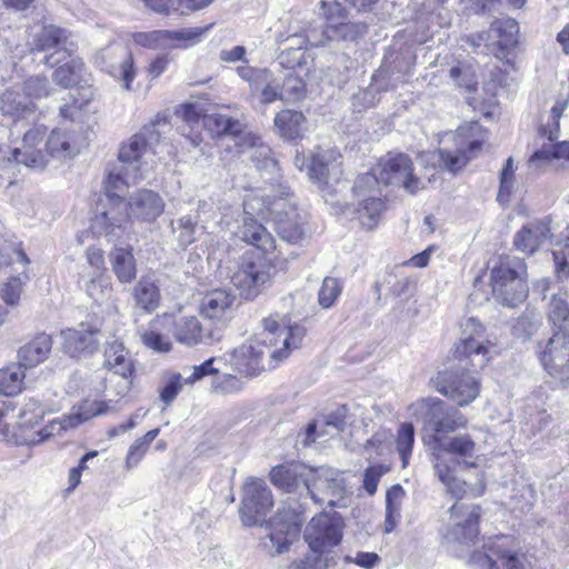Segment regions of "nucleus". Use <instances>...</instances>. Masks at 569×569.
Masks as SVG:
<instances>
[{"mask_svg": "<svg viewBox=\"0 0 569 569\" xmlns=\"http://www.w3.org/2000/svg\"><path fill=\"white\" fill-rule=\"evenodd\" d=\"M263 329L236 348L230 355V365L240 373L256 376L263 368L264 357L280 361L290 351L300 347L306 329L291 323L278 315L263 319Z\"/></svg>", "mask_w": 569, "mask_h": 569, "instance_id": "1", "label": "nucleus"}, {"mask_svg": "<svg viewBox=\"0 0 569 569\" xmlns=\"http://www.w3.org/2000/svg\"><path fill=\"white\" fill-rule=\"evenodd\" d=\"M104 183L106 197L91 219V230L97 237L113 242L124 233L129 218L142 208V198L139 188L134 193L124 192L130 182L121 174H109Z\"/></svg>", "mask_w": 569, "mask_h": 569, "instance_id": "2", "label": "nucleus"}, {"mask_svg": "<svg viewBox=\"0 0 569 569\" xmlns=\"http://www.w3.org/2000/svg\"><path fill=\"white\" fill-rule=\"evenodd\" d=\"M481 447L469 433L450 437L431 452V462L438 480L457 498L468 492V486L456 476L457 468H477L481 462Z\"/></svg>", "mask_w": 569, "mask_h": 569, "instance_id": "3", "label": "nucleus"}, {"mask_svg": "<svg viewBox=\"0 0 569 569\" xmlns=\"http://www.w3.org/2000/svg\"><path fill=\"white\" fill-rule=\"evenodd\" d=\"M171 329L177 342L187 347L211 345L218 340L214 331L203 328L194 316L181 317L173 321L171 315L162 313L149 322V328L144 332V345L154 352L171 351L172 342L168 337Z\"/></svg>", "mask_w": 569, "mask_h": 569, "instance_id": "4", "label": "nucleus"}, {"mask_svg": "<svg viewBox=\"0 0 569 569\" xmlns=\"http://www.w3.org/2000/svg\"><path fill=\"white\" fill-rule=\"evenodd\" d=\"M489 269L491 293L497 302L515 307L527 298V267L522 259L499 256L490 260Z\"/></svg>", "mask_w": 569, "mask_h": 569, "instance_id": "5", "label": "nucleus"}, {"mask_svg": "<svg viewBox=\"0 0 569 569\" xmlns=\"http://www.w3.org/2000/svg\"><path fill=\"white\" fill-rule=\"evenodd\" d=\"M46 134L47 128L37 124L24 133L20 148H0V178H13L20 164L34 169L44 168L48 163V152L44 147Z\"/></svg>", "mask_w": 569, "mask_h": 569, "instance_id": "6", "label": "nucleus"}, {"mask_svg": "<svg viewBox=\"0 0 569 569\" xmlns=\"http://www.w3.org/2000/svg\"><path fill=\"white\" fill-rule=\"evenodd\" d=\"M460 337L456 343L455 355L467 360L477 369H483L488 362L500 353L496 339L486 335L485 327L473 317L461 322Z\"/></svg>", "mask_w": 569, "mask_h": 569, "instance_id": "7", "label": "nucleus"}, {"mask_svg": "<svg viewBox=\"0 0 569 569\" xmlns=\"http://www.w3.org/2000/svg\"><path fill=\"white\" fill-rule=\"evenodd\" d=\"M486 140V131L478 122H468L458 128L453 136L455 150L441 149L425 156L438 160L446 170L456 173L475 158Z\"/></svg>", "mask_w": 569, "mask_h": 569, "instance_id": "8", "label": "nucleus"}, {"mask_svg": "<svg viewBox=\"0 0 569 569\" xmlns=\"http://www.w3.org/2000/svg\"><path fill=\"white\" fill-rule=\"evenodd\" d=\"M486 552L475 551L469 563L480 569H499L491 556H496L506 569H528L530 561L522 551L520 541L513 536L490 537L483 545Z\"/></svg>", "mask_w": 569, "mask_h": 569, "instance_id": "9", "label": "nucleus"}, {"mask_svg": "<svg viewBox=\"0 0 569 569\" xmlns=\"http://www.w3.org/2000/svg\"><path fill=\"white\" fill-rule=\"evenodd\" d=\"M428 408L425 417V440L433 449L445 442L449 433L467 426L466 417L457 409L449 407L438 398H428L422 401Z\"/></svg>", "mask_w": 569, "mask_h": 569, "instance_id": "10", "label": "nucleus"}, {"mask_svg": "<svg viewBox=\"0 0 569 569\" xmlns=\"http://www.w3.org/2000/svg\"><path fill=\"white\" fill-rule=\"evenodd\" d=\"M305 486L317 505L346 507L348 490L339 470L330 467L311 468L305 478Z\"/></svg>", "mask_w": 569, "mask_h": 569, "instance_id": "11", "label": "nucleus"}, {"mask_svg": "<svg viewBox=\"0 0 569 569\" xmlns=\"http://www.w3.org/2000/svg\"><path fill=\"white\" fill-rule=\"evenodd\" d=\"M379 172L378 181L385 186L402 187L410 193H416L426 188V181L431 182L435 178L436 169L432 168V173H428L429 169L426 168L425 176L415 173L413 164L409 156L398 153L395 156H387L382 158L377 168Z\"/></svg>", "mask_w": 569, "mask_h": 569, "instance_id": "12", "label": "nucleus"}, {"mask_svg": "<svg viewBox=\"0 0 569 569\" xmlns=\"http://www.w3.org/2000/svg\"><path fill=\"white\" fill-rule=\"evenodd\" d=\"M272 256L249 252L244 254L231 277L233 286L244 299H253L270 280Z\"/></svg>", "mask_w": 569, "mask_h": 569, "instance_id": "13", "label": "nucleus"}, {"mask_svg": "<svg viewBox=\"0 0 569 569\" xmlns=\"http://www.w3.org/2000/svg\"><path fill=\"white\" fill-rule=\"evenodd\" d=\"M353 194L358 200L356 209L358 220L368 229L375 228L386 209L377 173L367 172L360 176L355 183Z\"/></svg>", "mask_w": 569, "mask_h": 569, "instance_id": "14", "label": "nucleus"}, {"mask_svg": "<svg viewBox=\"0 0 569 569\" xmlns=\"http://www.w3.org/2000/svg\"><path fill=\"white\" fill-rule=\"evenodd\" d=\"M108 406L103 401L84 400L79 406L73 407L69 415L51 420L41 430L38 431L37 439L30 441L31 445H39L54 436L76 429L81 423L91 418L107 412Z\"/></svg>", "mask_w": 569, "mask_h": 569, "instance_id": "15", "label": "nucleus"}, {"mask_svg": "<svg viewBox=\"0 0 569 569\" xmlns=\"http://www.w3.org/2000/svg\"><path fill=\"white\" fill-rule=\"evenodd\" d=\"M480 509L475 505L455 503L450 509V523L442 537L448 545L473 543L479 535Z\"/></svg>", "mask_w": 569, "mask_h": 569, "instance_id": "16", "label": "nucleus"}, {"mask_svg": "<svg viewBox=\"0 0 569 569\" xmlns=\"http://www.w3.org/2000/svg\"><path fill=\"white\" fill-rule=\"evenodd\" d=\"M432 383L438 392L459 407L469 406L480 393V381L470 373L438 372Z\"/></svg>", "mask_w": 569, "mask_h": 569, "instance_id": "17", "label": "nucleus"}, {"mask_svg": "<svg viewBox=\"0 0 569 569\" xmlns=\"http://www.w3.org/2000/svg\"><path fill=\"white\" fill-rule=\"evenodd\" d=\"M342 539L341 519L329 513L315 516L305 530V540L312 551L325 553Z\"/></svg>", "mask_w": 569, "mask_h": 569, "instance_id": "18", "label": "nucleus"}, {"mask_svg": "<svg viewBox=\"0 0 569 569\" xmlns=\"http://www.w3.org/2000/svg\"><path fill=\"white\" fill-rule=\"evenodd\" d=\"M273 506L270 489L264 481L249 478L243 487L240 517L246 526L257 525Z\"/></svg>", "mask_w": 569, "mask_h": 569, "instance_id": "19", "label": "nucleus"}, {"mask_svg": "<svg viewBox=\"0 0 569 569\" xmlns=\"http://www.w3.org/2000/svg\"><path fill=\"white\" fill-rule=\"evenodd\" d=\"M545 370L561 383H569V333L556 332L540 352Z\"/></svg>", "mask_w": 569, "mask_h": 569, "instance_id": "20", "label": "nucleus"}, {"mask_svg": "<svg viewBox=\"0 0 569 569\" xmlns=\"http://www.w3.org/2000/svg\"><path fill=\"white\" fill-rule=\"evenodd\" d=\"M142 136L134 133L128 141L122 142L119 149V161L121 168L117 172L109 174H121L124 180H129L130 187H138L142 179Z\"/></svg>", "mask_w": 569, "mask_h": 569, "instance_id": "21", "label": "nucleus"}, {"mask_svg": "<svg viewBox=\"0 0 569 569\" xmlns=\"http://www.w3.org/2000/svg\"><path fill=\"white\" fill-rule=\"evenodd\" d=\"M301 519L298 515L282 516L278 513L269 523V540L276 548L274 555H281L289 550L290 545L300 531Z\"/></svg>", "mask_w": 569, "mask_h": 569, "instance_id": "22", "label": "nucleus"}, {"mask_svg": "<svg viewBox=\"0 0 569 569\" xmlns=\"http://www.w3.org/2000/svg\"><path fill=\"white\" fill-rule=\"evenodd\" d=\"M279 236L289 243H299L305 237V217L298 210L283 201L271 218Z\"/></svg>", "mask_w": 569, "mask_h": 569, "instance_id": "23", "label": "nucleus"}, {"mask_svg": "<svg viewBox=\"0 0 569 569\" xmlns=\"http://www.w3.org/2000/svg\"><path fill=\"white\" fill-rule=\"evenodd\" d=\"M339 157V152L335 149L317 150L308 166L309 177L318 181L322 188L329 186L331 179L338 181V176L341 173Z\"/></svg>", "mask_w": 569, "mask_h": 569, "instance_id": "24", "label": "nucleus"}, {"mask_svg": "<svg viewBox=\"0 0 569 569\" xmlns=\"http://www.w3.org/2000/svg\"><path fill=\"white\" fill-rule=\"evenodd\" d=\"M99 329H68L62 332L63 349L71 358H86L98 350Z\"/></svg>", "mask_w": 569, "mask_h": 569, "instance_id": "25", "label": "nucleus"}, {"mask_svg": "<svg viewBox=\"0 0 569 569\" xmlns=\"http://www.w3.org/2000/svg\"><path fill=\"white\" fill-rule=\"evenodd\" d=\"M550 239V228L542 221L525 224L513 237L515 247L526 253L532 254L543 248Z\"/></svg>", "mask_w": 569, "mask_h": 569, "instance_id": "26", "label": "nucleus"}, {"mask_svg": "<svg viewBox=\"0 0 569 569\" xmlns=\"http://www.w3.org/2000/svg\"><path fill=\"white\" fill-rule=\"evenodd\" d=\"M236 146L240 153H248V158L256 163L258 169L270 171L277 169V162L271 158V149L262 143L258 136L251 132H243L236 142Z\"/></svg>", "mask_w": 569, "mask_h": 569, "instance_id": "27", "label": "nucleus"}, {"mask_svg": "<svg viewBox=\"0 0 569 569\" xmlns=\"http://www.w3.org/2000/svg\"><path fill=\"white\" fill-rule=\"evenodd\" d=\"M310 469L298 462L279 465L271 469L270 480L279 489L291 492L301 481L305 483V478Z\"/></svg>", "mask_w": 569, "mask_h": 569, "instance_id": "28", "label": "nucleus"}, {"mask_svg": "<svg viewBox=\"0 0 569 569\" xmlns=\"http://www.w3.org/2000/svg\"><path fill=\"white\" fill-rule=\"evenodd\" d=\"M281 203H283V200L271 199V197L261 189L251 190L243 198V216L272 218L281 207Z\"/></svg>", "mask_w": 569, "mask_h": 569, "instance_id": "29", "label": "nucleus"}, {"mask_svg": "<svg viewBox=\"0 0 569 569\" xmlns=\"http://www.w3.org/2000/svg\"><path fill=\"white\" fill-rule=\"evenodd\" d=\"M242 239L256 247L262 254L272 256L276 249V241L268 230L258 223L253 217L242 218Z\"/></svg>", "mask_w": 569, "mask_h": 569, "instance_id": "30", "label": "nucleus"}, {"mask_svg": "<svg viewBox=\"0 0 569 569\" xmlns=\"http://www.w3.org/2000/svg\"><path fill=\"white\" fill-rule=\"evenodd\" d=\"M234 302V296L224 289L206 293L200 302V313L208 319H222Z\"/></svg>", "mask_w": 569, "mask_h": 569, "instance_id": "31", "label": "nucleus"}, {"mask_svg": "<svg viewBox=\"0 0 569 569\" xmlns=\"http://www.w3.org/2000/svg\"><path fill=\"white\" fill-rule=\"evenodd\" d=\"M52 348L49 335L40 333L30 342L20 348L18 358L21 366L32 368L44 361Z\"/></svg>", "mask_w": 569, "mask_h": 569, "instance_id": "32", "label": "nucleus"}, {"mask_svg": "<svg viewBox=\"0 0 569 569\" xmlns=\"http://www.w3.org/2000/svg\"><path fill=\"white\" fill-rule=\"evenodd\" d=\"M68 38H38V50L44 52L42 61L53 68L58 64L69 62L72 56V49L67 44Z\"/></svg>", "mask_w": 569, "mask_h": 569, "instance_id": "33", "label": "nucleus"}, {"mask_svg": "<svg viewBox=\"0 0 569 569\" xmlns=\"http://www.w3.org/2000/svg\"><path fill=\"white\" fill-rule=\"evenodd\" d=\"M306 118L302 112L282 110L274 117V127L280 136L288 140H295L302 136Z\"/></svg>", "mask_w": 569, "mask_h": 569, "instance_id": "34", "label": "nucleus"}, {"mask_svg": "<svg viewBox=\"0 0 569 569\" xmlns=\"http://www.w3.org/2000/svg\"><path fill=\"white\" fill-rule=\"evenodd\" d=\"M103 366L109 370H113L114 375L123 379H127L132 373V365L127 359L124 347L117 340L108 342L104 349Z\"/></svg>", "mask_w": 569, "mask_h": 569, "instance_id": "35", "label": "nucleus"}, {"mask_svg": "<svg viewBox=\"0 0 569 569\" xmlns=\"http://www.w3.org/2000/svg\"><path fill=\"white\" fill-rule=\"evenodd\" d=\"M203 124L213 134H227L233 137L234 143L239 140V137L243 134L241 123L238 120L223 114H206L203 116Z\"/></svg>", "mask_w": 569, "mask_h": 569, "instance_id": "36", "label": "nucleus"}, {"mask_svg": "<svg viewBox=\"0 0 569 569\" xmlns=\"http://www.w3.org/2000/svg\"><path fill=\"white\" fill-rule=\"evenodd\" d=\"M403 498L405 490L400 485H395L387 491L385 532L389 533L396 528L400 519Z\"/></svg>", "mask_w": 569, "mask_h": 569, "instance_id": "37", "label": "nucleus"}, {"mask_svg": "<svg viewBox=\"0 0 569 569\" xmlns=\"http://www.w3.org/2000/svg\"><path fill=\"white\" fill-rule=\"evenodd\" d=\"M44 147L46 152H48V158H68L76 153V147L72 143L71 136L61 130H52Z\"/></svg>", "mask_w": 569, "mask_h": 569, "instance_id": "38", "label": "nucleus"}, {"mask_svg": "<svg viewBox=\"0 0 569 569\" xmlns=\"http://www.w3.org/2000/svg\"><path fill=\"white\" fill-rule=\"evenodd\" d=\"M320 8L327 29L338 31L340 28L349 26V12L340 2L322 0Z\"/></svg>", "mask_w": 569, "mask_h": 569, "instance_id": "39", "label": "nucleus"}, {"mask_svg": "<svg viewBox=\"0 0 569 569\" xmlns=\"http://www.w3.org/2000/svg\"><path fill=\"white\" fill-rule=\"evenodd\" d=\"M113 271L121 282H130L136 277V264L131 250L116 248L111 252Z\"/></svg>", "mask_w": 569, "mask_h": 569, "instance_id": "40", "label": "nucleus"}, {"mask_svg": "<svg viewBox=\"0 0 569 569\" xmlns=\"http://www.w3.org/2000/svg\"><path fill=\"white\" fill-rule=\"evenodd\" d=\"M33 103L18 92L7 90L0 100V109L3 116L19 118L24 113L33 111Z\"/></svg>", "mask_w": 569, "mask_h": 569, "instance_id": "41", "label": "nucleus"}, {"mask_svg": "<svg viewBox=\"0 0 569 569\" xmlns=\"http://www.w3.org/2000/svg\"><path fill=\"white\" fill-rule=\"evenodd\" d=\"M23 368L19 362L0 369V392L2 395L14 396L21 391L24 379Z\"/></svg>", "mask_w": 569, "mask_h": 569, "instance_id": "42", "label": "nucleus"}, {"mask_svg": "<svg viewBox=\"0 0 569 569\" xmlns=\"http://www.w3.org/2000/svg\"><path fill=\"white\" fill-rule=\"evenodd\" d=\"M83 62L80 58H72L69 62L59 66L53 72V81L62 88L76 86L80 80Z\"/></svg>", "mask_w": 569, "mask_h": 569, "instance_id": "43", "label": "nucleus"}, {"mask_svg": "<svg viewBox=\"0 0 569 569\" xmlns=\"http://www.w3.org/2000/svg\"><path fill=\"white\" fill-rule=\"evenodd\" d=\"M568 97L559 98L551 108L550 112L548 113L547 119L543 120L540 127L541 136L546 137L550 141H553L558 138L559 121L560 118L562 117L563 111L568 107Z\"/></svg>", "mask_w": 569, "mask_h": 569, "instance_id": "44", "label": "nucleus"}, {"mask_svg": "<svg viewBox=\"0 0 569 569\" xmlns=\"http://www.w3.org/2000/svg\"><path fill=\"white\" fill-rule=\"evenodd\" d=\"M415 443V428L412 423H401L396 436V449L402 461V467L406 468L411 457Z\"/></svg>", "mask_w": 569, "mask_h": 569, "instance_id": "45", "label": "nucleus"}, {"mask_svg": "<svg viewBox=\"0 0 569 569\" xmlns=\"http://www.w3.org/2000/svg\"><path fill=\"white\" fill-rule=\"evenodd\" d=\"M450 78L457 87L463 88L467 92L476 90L478 81L475 67L469 62H458L449 71Z\"/></svg>", "mask_w": 569, "mask_h": 569, "instance_id": "46", "label": "nucleus"}, {"mask_svg": "<svg viewBox=\"0 0 569 569\" xmlns=\"http://www.w3.org/2000/svg\"><path fill=\"white\" fill-rule=\"evenodd\" d=\"M548 318L560 331L569 328V305L565 296H552L548 307Z\"/></svg>", "mask_w": 569, "mask_h": 569, "instance_id": "47", "label": "nucleus"}, {"mask_svg": "<svg viewBox=\"0 0 569 569\" xmlns=\"http://www.w3.org/2000/svg\"><path fill=\"white\" fill-rule=\"evenodd\" d=\"M553 159L569 160V141L543 147L530 158V164L538 167L540 161L550 162Z\"/></svg>", "mask_w": 569, "mask_h": 569, "instance_id": "48", "label": "nucleus"}, {"mask_svg": "<svg viewBox=\"0 0 569 569\" xmlns=\"http://www.w3.org/2000/svg\"><path fill=\"white\" fill-rule=\"evenodd\" d=\"M341 291L342 287L338 279L332 277L325 278L318 293L319 305L323 309L331 308L341 295Z\"/></svg>", "mask_w": 569, "mask_h": 569, "instance_id": "49", "label": "nucleus"}, {"mask_svg": "<svg viewBox=\"0 0 569 569\" xmlns=\"http://www.w3.org/2000/svg\"><path fill=\"white\" fill-rule=\"evenodd\" d=\"M515 187V167L512 158H508L500 172V188L497 200L500 203H506Z\"/></svg>", "mask_w": 569, "mask_h": 569, "instance_id": "50", "label": "nucleus"}, {"mask_svg": "<svg viewBox=\"0 0 569 569\" xmlns=\"http://www.w3.org/2000/svg\"><path fill=\"white\" fill-rule=\"evenodd\" d=\"M391 433L387 430H379L365 445V451L369 458L386 455L390 451Z\"/></svg>", "mask_w": 569, "mask_h": 569, "instance_id": "51", "label": "nucleus"}, {"mask_svg": "<svg viewBox=\"0 0 569 569\" xmlns=\"http://www.w3.org/2000/svg\"><path fill=\"white\" fill-rule=\"evenodd\" d=\"M107 72L116 79H121L123 87L130 89V83L136 76L131 54L124 53L120 63L118 66L111 64L108 67Z\"/></svg>", "mask_w": 569, "mask_h": 569, "instance_id": "52", "label": "nucleus"}, {"mask_svg": "<svg viewBox=\"0 0 569 569\" xmlns=\"http://www.w3.org/2000/svg\"><path fill=\"white\" fill-rule=\"evenodd\" d=\"M47 413L43 405L37 399H29L22 406L19 418L24 425L33 426L44 418Z\"/></svg>", "mask_w": 569, "mask_h": 569, "instance_id": "53", "label": "nucleus"}, {"mask_svg": "<svg viewBox=\"0 0 569 569\" xmlns=\"http://www.w3.org/2000/svg\"><path fill=\"white\" fill-rule=\"evenodd\" d=\"M23 90L27 97L40 99L50 94V84L47 78L31 77L26 80Z\"/></svg>", "mask_w": 569, "mask_h": 569, "instance_id": "54", "label": "nucleus"}, {"mask_svg": "<svg viewBox=\"0 0 569 569\" xmlns=\"http://www.w3.org/2000/svg\"><path fill=\"white\" fill-rule=\"evenodd\" d=\"M517 41L515 38H499L492 42V53L501 61L511 62L515 58Z\"/></svg>", "mask_w": 569, "mask_h": 569, "instance_id": "55", "label": "nucleus"}, {"mask_svg": "<svg viewBox=\"0 0 569 569\" xmlns=\"http://www.w3.org/2000/svg\"><path fill=\"white\" fill-rule=\"evenodd\" d=\"M14 256L19 262H29L27 254L21 249L17 248L13 242L0 238V266L9 264Z\"/></svg>", "mask_w": 569, "mask_h": 569, "instance_id": "56", "label": "nucleus"}, {"mask_svg": "<svg viewBox=\"0 0 569 569\" xmlns=\"http://www.w3.org/2000/svg\"><path fill=\"white\" fill-rule=\"evenodd\" d=\"M184 382V378L180 373H172L164 387L160 390V399L164 405L171 403L178 393L181 391Z\"/></svg>", "mask_w": 569, "mask_h": 569, "instance_id": "57", "label": "nucleus"}, {"mask_svg": "<svg viewBox=\"0 0 569 569\" xmlns=\"http://www.w3.org/2000/svg\"><path fill=\"white\" fill-rule=\"evenodd\" d=\"M196 226L197 223L190 217H182L177 221L180 246L186 248L196 241Z\"/></svg>", "mask_w": 569, "mask_h": 569, "instance_id": "58", "label": "nucleus"}, {"mask_svg": "<svg viewBox=\"0 0 569 569\" xmlns=\"http://www.w3.org/2000/svg\"><path fill=\"white\" fill-rule=\"evenodd\" d=\"M389 469L383 465H373L366 469L363 475V488L369 496L376 493L381 477Z\"/></svg>", "mask_w": 569, "mask_h": 569, "instance_id": "59", "label": "nucleus"}, {"mask_svg": "<svg viewBox=\"0 0 569 569\" xmlns=\"http://www.w3.org/2000/svg\"><path fill=\"white\" fill-rule=\"evenodd\" d=\"M307 54L302 48H290L283 50L279 57V64L287 69H295L306 63Z\"/></svg>", "mask_w": 569, "mask_h": 569, "instance_id": "60", "label": "nucleus"}, {"mask_svg": "<svg viewBox=\"0 0 569 569\" xmlns=\"http://www.w3.org/2000/svg\"><path fill=\"white\" fill-rule=\"evenodd\" d=\"M22 281L19 277L10 278L0 289V297L10 306L18 305L22 292Z\"/></svg>", "mask_w": 569, "mask_h": 569, "instance_id": "61", "label": "nucleus"}, {"mask_svg": "<svg viewBox=\"0 0 569 569\" xmlns=\"http://www.w3.org/2000/svg\"><path fill=\"white\" fill-rule=\"evenodd\" d=\"M164 209L162 199L152 191L144 190V221L156 220Z\"/></svg>", "mask_w": 569, "mask_h": 569, "instance_id": "62", "label": "nucleus"}, {"mask_svg": "<svg viewBox=\"0 0 569 569\" xmlns=\"http://www.w3.org/2000/svg\"><path fill=\"white\" fill-rule=\"evenodd\" d=\"M519 31L518 21L510 17L497 18L490 24V32L495 36H518Z\"/></svg>", "mask_w": 569, "mask_h": 569, "instance_id": "63", "label": "nucleus"}, {"mask_svg": "<svg viewBox=\"0 0 569 569\" xmlns=\"http://www.w3.org/2000/svg\"><path fill=\"white\" fill-rule=\"evenodd\" d=\"M289 569H327V560L320 551L311 550L303 558L293 561Z\"/></svg>", "mask_w": 569, "mask_h": 569, "instance_id": "64", "label": "nucleus"}]
</instances>
